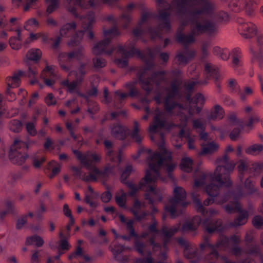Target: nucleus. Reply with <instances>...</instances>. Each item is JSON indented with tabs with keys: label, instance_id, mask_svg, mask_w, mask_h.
I'll return each mask as SVG.
<instances>
[{
	"label": "nucleus",
	"instance_id": "nucleus-49",
	"mask_svg": "<svg viewBox=\"0 0 263 263\" xmlns=\"http://www.w3.org/2000/svg\"><path fill=\"white\" fill-rule=\"evenodd\" d=\"M6 210L1 211L0 210V218L3 220L7 214H14V208L12 203L10 200H7L5 202Z\"/></svg>",
	"mask_w": 263,
	"mask_h": 263
},
{
	"label": "nucleus",
	"instance_id": "nucleus-60",
	"mask_svg": "<svg viewBox=\"0 0 263 263\" xmlns=\"http://www.w3.org/2000/svg\"><path fill=\"white\" fill-rule=\"evenodd\" d=\"M236 93L239 94L240 98L242 101H245L248 96L252 94L253 90L249 87H245L243 90L238 89Z\"/></svg>",
	"mask_w": 263,
	"mask_h": 263
},
{
	"label": "nucleus",
	"instance_id": "nucleus-29",
	"mask_svg": "<svg viewBox=\"0 0 263 263\" xmlns=\"http://www.w3.org/2000/svg\"><path fill=\"white\" fill-rule=\"evenodd\" d=\"M259 118L256 115L252 116L249 117L248 120H244L241 121L239 126L234 128L230 135V137L232 140H235L239 136L240 132L245 128H247L249 130L252 129L253 124L257 122Z\"/></svg>",
	"mask_w": 263,
	"mask_h": 263
},
{
	"label": "nucleus",
	"instance_id": "nucleus-31",
	"mask_svg": "<svg viewBox=\"0 0 263 263\" xmlns=\"http://www.w3.org/2000/svg\"><path fill=\"white\" fill-rule=\"evenodd\" d=\"M144 206V204L136 199L133 206L130 208L129 211L133 214L135 219L138 221H141L145 219L148 216V212L145 210H141Z\"/></svg>",
	"mask_w": 263,
	"mask_h": 263
},
{
	"label": "nucleus",
	"instance_id": "nucleus-40",
	"mask_svg": "<svg viewBox=\"0 0 263 263\" xmlns=\"http://www.w3.org/2000/svg\"><path fill=\"white\" fill-rule=\"evenodd\" d=\"M130 196L128 193L124 192L123 190H121L120 194L117 195L115 197V200L117 204L121 208H126L127 197Z\"/></svg>",
	"mask_w": 263,
	"mask_h": 263
},
{
	"label": "nucleus",
	"instance_id": "nucleus-3",
	"mask_svg": "<svg viewBox=\"0 0 263 263\" xmlns=\"http://www.w3.org/2000/svg\"><path fill=\"white\" fill-rule=\"evenodd\" d=\"M133 171L132 165H127L122 172L120 177L121 182L129 190L128 195L130 197H134L139 190H143L146 192L144 198L149 204L153 205L156 202H161L162 200V195L159 191L151 185L152 181L153 180L151 172L147 170L144 177L140 181L138 184H136L133 181L127 180Z\"/></svg>",
	"mask_w": 263,
	"mask_h": 263
},
{
	"label": "nucleus",
	"instance_id": "nucleus-55",
	"mask_svg": "<svg viewBox=\"0 0 263 263\" xmlns=\"http://www.w3.org/2000/svg\"><path fill=\"white\" fill-rule=\"evenodd\" d=\"M263 150V146L261 144H253L246 149V153L250 155H257Z\"/></svg>",
	"mask_w": 263,
	"mask_h": 263
},
{
	"label": "nucleus",
	"instance_id": "nucleus-42",
	"mask_svg": "<svg viewBox=\"0 0 263 263\" xmlns=\"http://www.w3.org/2000/svg\"><path fill=\"white\" fill-rule=\"evenodd\" d=\"M81 83H79V81L76 78V80L70 82L68 80H64L61 82V84L67 88L68 91L70 93L74 92L78 89V86Z\"/></svg>",
	"mask_w": 263,
	"mask_h": 263
},
{
	"label": "nucleus",
	"instance_id": "nucleus-19",
	"mask_svg": "<svg viewBox=\"0 0 263 263\" xmlns=\"http://www.w3.org/2000/svg\"><path fill=\"white\" fill-rule=\"evenodd\" d=\"M36 71L31 67L28 68V71L25 72L22 70H18L15 72L12 77L7 78L6 82L7 84V89L6 90L7 99L9 101H12L16 99V95L11 90V88L19 86L21 83V77L22 76H28L33 77L35 76Z\"/></svg>",
	"mask_w": 263,
	"mask_h": 263
},
{
	"label": "nucleus",
	"instance_id": "nucleus-34",
	"mask_svg": "<svg viewBox=\"0 0 263 263\" xmlns=\"http://www.w3.org/2000/svg\"><path fill=\"white\" fill-rule=\"evenodd\" d=\"M201 149L199 152L200 156L211 155L219 149V145L214 141L208 142L201 145Z\"/></svg>",
	"mask_w": 263,
	"mask_h": 263
},
{
	"label": "nucleus",
	"instance_id": "nucleus-21",
	"mask_svg": "<svg viewBox=\"0 0 263 263\" xmlns=\"http://www.w3.org/2000/svg\"><path fill=\"white\" fill-rule=\"evenodd\" d=\"M17 17H12L8 22L5 18L0 17L1 27H5L8 30L15 31L17 33V36L11 37L9 41L10 47L14 50H18L22 46L21 30L17 22Z\"/></svg>",
	"mask_w": 263,
	"mask_h": 263
},
{
	"label": "nucleus",
	"instance_id": "nucleus-59",
	"mask_svg": "<svg viewBox=\"0 0 263 263\" xmlns=\"http://www.w3.org/2000/svg\"><path fill=\"white\" fill-rule=\"evenodd\" d=\"M98 93V89L95 86H92L90 89H89L86 93H82L80 91H77V93L78 95L81 97H83L84 98H87L89 97H93V96H97Z\"/></svg>",
	"mask_w": 263,
	"mask_h": 263
},
{
	"label": "nucleus",
	"instance_id": "nucleus-52",
	"mask_svg": "<svg viewBox=\"0 0 263 263\" xmlns=\"http://www.w3.org/2000/svg\"><path fill=\"white\" fill-rule=\"evenodd\" d=\"M146 248V245L143 241L138 239H136L134 242L133 248L141 255H144V250Z\"/></svg>",
	"mask_w": 263,
	"mask_h": 263
},
{
	"label": "nucleus",
	"instance_id": "nucleus-43",
	"mask_svg": "<svg viewBox=\"0 0 263 263\" xmlns=\"http://www.w3.org/2000/svg\"><path fill=\"white\" fill-rule=\"evenodd\" d=\"M199 216L195 217L194 218V220H197L198 224L197 225L195 224L193 221H186L183 223L182 227V230L183 231H195L197 229L198 226L200 224L203 223L199 222V220L198 218Z\"/></svg>",
	"mask_w": 263,
	"mask_h": 263
},
{
	"label": "nucleus",
	"instance_id": "nucleus-36",
	"mask_svg": "<svg viewBox=\"0 0 263 263\" xmlns=\"http://www.w3.org/2000/svg\"><path fill=\"white\" fill-rule=\"evenodd\" d=\"M183 254L184 256L186 258L191 259V261L192 262L195 263L199 259L198 249L192 245L187 250H184Z\"/></svg>",
	"mask_w": 263,
	"mask_h": 263
},
{
	"label": "nucleus",
	"instance_id": "nucleus-23",
	"mask_svg": "<svg viewBox=\"0 0 263 263\" xmlns=\"http://www.w3.org/2000/svg\"><path fill=\"white\" fill-rule=\"evenodd\" d=\"M136 82L131 81L125 84L124 87L129 90L128 93L122 92L120 90H117L115 91V98L117 102L114 101L113 105L115 108H120L122 106V101L127 97H138L140 93L138 90L136 88Z\"/></svg>",
	"mask_w": 263,
	"mask_h": 263
},
{
	"label": "nucleus",
	"instance_id": "nucleus-44",
	"mask_svg": "<svg viewBox=\"0 0 263 263\" xmlns=\"http://www.w3.org/2000/svg\"><path fill=\"white\" fill-rule=\"evenodd\" d=\"M43 243V239L40 236L36 235L28 237L26 241L27 245H35L38 247H41Z\"/></svg>",
	"mask_w": 263,
	"mask_h": 263
},
{
	"label": "nucleus",
	"instance_id": "nucleus-22",
	"mask_svg": "<svg viewBox=\"0 0 263 263\" xmlns=\"http://www.w3.org/2000/svg\"><path fill=\"white\" fill-rule=\"evenodd\" d=\"M258 0H231L228 6L229 9L234 12L243 11L248 16L253 17L255 15Z\"/></svg>",
	"mask_w": 263,
	"mask_h": 263
},
{
	"label": "nucleus",
	"instance_id": "nucleus-57",
	"mask_svg": "<svg viewBox=\"0 0 263 263\" xmlns=\"http://www.w3.org/2000/svg\"><path fill=\"white\" fill-rule=\"evenodd\" d=\"M85 67L86 64L85 63L80 62L76 76V78L79 81V83H82L83 81L84 76L86 73Z\"/></svg>",
	"mask_w": 263,
	"mask_h": 263
},
{
	"label": "nucleus",
	"instance_id": "nucleus-27",
	"mask_svg": "<svg viewBox=\"0 0 263 263\" xmlns=\"http://www.w3.org/2000/svg\"><path fill=\"white\" fill-rule=\"evenodd\" d=\"M111 38L106 37L96 44L92 48V52L96 55L107 54L110 55L115 50V47H110Z\"/></svg>",
	"mask_w": 263,
	"mask_h": 263
},
{
	"label": "nucleus",
	"instance_id": "nucleus-61",
	"mask_svg": "<svg viewBox=\"0 0 263 263\" xmlns=\"http://www.w3.org/2000/svg\"><path fill=\"white\" fill-rule=\"evenodd\" d=\"M207 177V174L202 173L198 179H195L194 187L197 188L205 185Z\"/></svg>",
	"mask_w": 263,
	"mask_h": 263
},
{
	"label": "nucleus",
	"instance_id": "nucleus-32",
	"mask_svg": "<svg viewBox=\"0 0 263 263\" xmlns=\"http://www.w3.org/2000/svg\"><path fill=\"white\" fill-rule=\"evenodd\" d=\"M42 76L44 82L48 86H52L57 77L55 67L52 65H47L43 70Z\"/></svg>",
	"mask_w": 263,
	"mask_h": 263
},
{
	"label": "nucleus",
	"instance_id": "nucleus-15",
	"mask_svg": "<svg viewBox=\"0 0 263 263\" xmlns=\"http://www.w3.org/2000/svg\"><path fill=\"white\" fill-rule=\"evenodd\" d=\"M137 40L132 42L129 44V50L128 51L124 46L119 45L117 47V52L122 55L121 58H116L115 63L122 68H125L128 65V59L136 55L140 59L145 58V54L139 49L136 48Z\"/></svg>",
	"mask_w": 263,
	"mask_h": 263
},
{
	"label": "nucleus",
	"instance_id": "nucleus-12",
	"mask_svg": "<svg viewBox=\"0 0 263 263\" xmlns=\"http://www.w3.org/2000/svg\"><path fill=\"white\" fill-rule=\"evenodd\" d=\"M144 61L145 66L142 72L138 76V81L142 88L145 90L147 95H149L153 89L154 83L155 82L157 86H159L161 81L164 80V77L166 74L165 70L154 71L151 77L147 78H144V74L149 71L152 70L155 66L153 61L147 60L146 57L142 59Z\"/></svg>",
	"mask_w": 263,
	"mask_h": 263
},
{
	"label": "nucleus",
	"instance_id": "nucleus-47",
	"mask_svg": "<svg viewBox=\"0 0 263 263\" xmlns=\"http://www.w3.org/2000/svg\"><path fill=\"white\" fill-rule=\"evenodd\" d=\"M192 126L193 129H195L197 132L201 130H205L206 129V123L202 118L193 119L192 121Z\"/></svg>",
	"mask_w": 263,
	"mask_h": 263
},
{
	"label": "nucleus",
	"instance_id": "nucleus-1",
	"mask_svg": "<svg viewBox=\"0 0 263 263\" xmlns=\"http://www.w3.org/2000/svg\"><path fill=\"white\" fill-rule=\"evenodd\" d=\"M203 2L201 9L203 14L207 15L209 18H202L201 20H192V33L185 35L181 32L176 34V40L177 42L184 46L193 43L195 42V36L206 34L212 36L217 33L218 29V24L226 22L229 20V14L223 11L214 12L213 5L208 1ZM196 52L194 49H189L185 46L184 49L176 54L178 64L186 65L196 56Z\"/></svg>",
	"mask_w": 263,
	"mask_h": 263
},
{
	"label": "nucleus",
	"instance_id": "nucleus-63",
	"mask_svg": "<svg viewBox=\"0 0 263 263\" xmlns=\"http://www.w3.org/2000/svg\"><path fill=\"white\" fill-rule=\"evenodd\" d=\"M248 253L251 255H258L260 260L261 255H263L261 252L259 246L257 245H248Z\"/></svg>",
	"mask_w": 263,
	"mask_h": 263
},
{
	"label": "nucleus",
	"instance_id": "nucleus-9",
	"mask_svg": "<svg viewBox=\"0 0 263 263\" xmlns=\"http://www.w3.org/2000/svg\"><path fill=\"white\" fill-rule=\"evenodd\" d=\"M164 90L166 92L165 95L161 91H156L154 100L158 105L163 104L165 111L171 115L176 107L180 106V104L174 100L181 97L180 83L175 80L171 83L169 88L165 87Z\"/></svg>",
	"mask_w": 263,
	"mask_h": 263
},
{
	"label": "nucleus",
	"instance_id": "nucleus-38",
	"mask_svg": "<svg viewBox=\"0 0 263 263\" xmlns=\"http://www.w3.org/2000/svg\"><path fill=\"white\" fill-rule=\"evenodd\" d=\"M202 0H174L173 2L176 4L179 12L184 13L186 10V6L190 3H198Z\"/></svg>",
	"mask_w": 263,
	"mask_h": 263
},
{
	"label": "nucleus",
	"instance_id": "nucleus-16",
	"mask_svg": "<svg viewBox=\"0 0 263 263\" xmlns=\"http://www.w3.org/2000/svg\"><path fill=\"white\" fill-rule=\"evenodd\" d=\"M169 9L165 10H160L157 16V18L162 21V22L157 27H153L149 26L147 28V31L151 35L152 40H154L156 38L161 39L162 38V31L165 30L166 31L169 32L172 26L170 20V12Z\"/></svg>",
	"mask_w": 263,
	"mask_h": 263
},
{
	"label": "nucleus",
	"instance_id": "nucleus-62",
	"mask_svg": "<svg viewBox=\"0 0 263 263\" xmlns=\"http://www.w3.org/2000/svg\"><path fill=\"white\" fill-rule=\"evenodd\" d=\"M218 258H220V259L224 262L223 263H255L253 259L249 258L241 259L237 262L230 260L228 257L225 255H219Z\"/></svg>",
	"mask_w": 263,
	"mask_h": 263
},
{
	"label": "nucleus",
	"instance_id": "nucleus-30",
	"mask_svg": "<svg viewBox=\"0 0 263 263\" xmlns=\"http://www.w3.org/2000/svg\"><path fill=\"white\" fill-rule=\"evenodd\" d=\"M119 218L120 222L126 226V230L129 233V236L125 235H120V238H122L124 240H129L131 237H134L136 238H138V235L135 231L134 224V221L133 219H128L125 217L123 214H119Z\"/></svg>",
	"mask_w": 263,
	"mask_h": 263
},
{
	"label": "nucleus",
	"instance_id": "nucleus-10",
	"mask_svg": "<svg viewBox=\"0 0 263 263\" xmlns=\"http://www.w3.org/2000/svg\"><path fill=\"white\" fill-rule=\"evenodd\" d=\"M234 149L231 146L227 147L224 155L217 160L218 164L215 172L212 175L213 180L219 182L221 185L232 186V182L230 180V173L234 169L235 164L230 160L227 153L233 152Z\"/></svg>",
	"mask_w": 263,
	"mask_h": 263
},
{
	"label": "nucleus",
	"instance_id": "nucleus-46",
	"mask_svg": "<svg viewBox=\"0 0 263 263\" xmlns=\"http://www.w3.org/2000/svg\"><path fill=\"white\" fill-rule=\"evenodd\" d=\"M104 144L105 148L107 150L106 153L107 158L110 161L114 162L115 161V153L112 149L113 146L112 142L109 140H105L104 141Z\"/></svg>",
	"mask_w": 263,
	"mask_h": 263
},
{
	"label": "nucleus",
	"instance_id": "nucleus-8",
	"mask_svg": "<svg viewBox=\"0 0 263 263\" xmlns=\"http://www.w3.org/2000/svg\"><path fill=\"white\" fill-rule=\"evenodd\" d=\"M77 25L75 22L67 23L64 25L60 30V35L55 40L50 37L47 34H42V41L46 44L52 43L51 45V48L56 49L58 48L62 37H70L68 42V45L71 47H76L79 44L84 34V30L76 31Z\"/></svg>",
	"mask_w": 263,
	"mask_h": 263
},
{
	"label": "nucleus",
	"instance_id": "nucleus-53",
	"mask_svg": "<svg viewBox=\"0 0 263 263\" xmlns=\"http://www.w3.org/2000/svg\"><path fill=\"white\" fill-rule=\"evenodd\" d=\"M46 1L48 4L46 9L48 14L52 13L59 7V0H46Z\"/></svg>",
	"mask_w": 263,
	"mask_h": 263
},
{
	"label": "nucleus",
	"instance_id": "nucleus-50",
	"mask_svg": "<svg viewBox=\"0 0 263 263\" xmlns=\"http://www.w3.org/2000/svg\"><path fill=\"white\" fill-rule=\"evenodd\" d=\"M111 251L114 254L115 257L117 258L118 256L121 255L122 253L126 249L123 245L119 243H116L110 246Z\"/></svg>",
	"mask_w": 263,
	"mask_h": 263
},
{
	"label": "nucleus",
	"instance_id": "nucleus-2",
	"mask_svg": "<svg viewBox=\"0 0 263 263\" xmlns=\"http://www.w3.org/2000/svg\"><path fill=\"white\" fill-rule=\"evenodd\" d=\"M212 175L213 174H210V177L212 181L216 182L218 184H216L213 182H211L206 186V192L210 197L204 200L203 204L196 193H193L191 195L195 208L197 212L200 213L203 217V218L198 217L199 222H202L203 223V226L204 227L206 231L210 234L220 231L222 229V222L220 219L214 217L218 214L217 210L213 209H208L204 208V206H208L214 202H216L218 204H223L224 203L218 202L219 198L224 196L228 191H226L222 194H220L219 193L220 188L222 187H231V186L221 185L219 182L213 179Z\"/></svg>",
	"mask_w": 263,
	"mask_h": 263
},
{
	"label": "nucleus",
	"instance_id": "nucleus-51",
	"mask_svg": "<svg viewBox=\"0 0 263 263\" xmlns=\"http://www.w3.org/2000/svg\"><path fill=\"white\" fill-rule=\"evenodd\" d=\"M9 127L11 131L14 133H19L22 129L23 123L20 120L13 119L10 121Z\"/></svg>",
	"mask_w": 263,
	"mask_h": 263
},
{
	"label": "nucleus",
	"instance_id": "nucleus-25",
	"mask_svg": "<svg viewBox=\"0 0 263 263\" xmlns=\"http://www.w3.org/2000/svg\"><path fill=\"white\" fill-rule=\"evenodd\" d=\"M78 48L69 52H62L59 55L60 61L61 59H66L68 62H69L72 59H75L78 61H81L83 57V48L80 46V44L77 46ZM61 67L65 71L68 72L70 70V66L68 63L65 64L62 63L61 61L60 62Z\"/></svg>",
	"mask_w": 263,
	"mask_h": 263
},
{
	"label": "nucleus",
	"instance_id": "nucleus-45",
	"mask_svg": "<svg viewBox=\"0 0 263 263\" xmlns=\"http://www.w3.org/2000/svg\"><path fill=\"white\" fill-rule=\"evenodd\" d=\"M42 55V52L39 49H32L30 50L26 56L28 60L35 62L38 61Z\"/></svg>",
	"mask_w": 263,
	"mask_h": 263
},
{
	"label": "nucleus",
	"instance_id": "nucleus-48",
	"mask_svg": "<svg viewBox=\"0 0 263 263\" xmlns=\"http://www.w3.org/2000/svg\"><path fill=\"white\" fill-rule=\"evenodd\" d=\"M48 169L51 170V173L49 175L50 178H53L61 171V165L55 161H51L48 163Z\"/></svg>",
	"mask_w": 263,
	"mask_h": 263
},
{
	"label": "nucleus",
	"instance_id": "nucleus-56",
	"mask_svg": "<svg viewBox=\"0 0 263 263\" xmlns=\"http://www.w3.org/2000/svg\"><path fill=\"white\" fill-rule=\"evenodd\" d=\"M104 35L106 37L111 36L115 37L120 34V32L117 27V25H114V26L111 28L104 30L103 31Z\"/></svg>",
	"mask_w": 263,
	"mask_h": 263
},
{
	"label": "nucleus",
	"instance_id": "nucleus-33",
	"mask_svg": "<svg viewBox=\"0 0 263 263\" xmlns=\"http://www.w3.org/2000/svg\"><path fill=\"white\" fill-rule=\"evenodd\" d=\"M239 185H240L241 187H242L241 185H238L235 187V189H229V190H228L227 191H231V190H235L236 189V187ZM244 187L246 190V192H245L243 191L242 187H241L242 191L245 194L244 196H243L242 197H245L246 196H250V195H254L257 196H260V192L259 191V189L257 187L255 186V182L251 180L249 178H247L245 180Z\"/></svg>",
	"mask_w": 263,
	"mask_h": 263
},
{
	"label": "nucleus",
	"instance_id": "nucleus-35",
	"mask_svg": "<svg viewBox=\"0 0 263 263\" xmlns=\"http://www.w3.org/2000/svg\"><path fill=\"white\" fill-rule=\"evenodd\" d=\"M204 72L209 79H214L217 82L219 79V73L218 68L210 63H206L204 65Z\"/></svg>",
	"mask_w": 263,
	"mask_h": 263
},
{
	"label": "nucleus",
	"instance_id": "nucleus-11",
	"mask_svg": "<svg viewBox=\"0 0 263 263\" xmlns=\"http://www.w3.org/2000/svg\"><path fill=\"white\" fill-rule=\"evenodd\" d=\"M67 3V8L68 10L76 18L80 19L82 22L87 19L86 24L83 26L85 30H89L94 21V13L90 12L86 15H83L79 14L77 12L78 8L82 9H86L89 8H95L99 6L100 3H102L101 0H66Z\"/></svg>",
	"mask_w": 263,
	"mask_h": 263
},
{
	"label": "nucleus",
	"instance_id": "nucleus-39",
	"mask_svg": "<svg viewBox=\"0 0 263 263\" xmlns=\"http://www.w3.org/2000/svg\"><path fill=\"white\" fill-rule=\"evenodd\" d=\"M179 229V226H174L168 228L166 226H163L161 229V233L166 239H170Z\"/></svg>",
	"mask_w": 263,
	"mask_h": 263
},
{
	"label": "nucleus",
	"instance_id": "nucleus-6",
	"mask_svg": "<svg viewBox=\"0 0 263 263\" xmlns=\"http://www.w3.org/2000/svg\"><path fill=\"white\" fill-rule=\"evenodd\" d=\"M245 194L242 191L241 187L239 185L235 190L228 191L227 193L219 198V203H226L227 201L233 199V201H230L226 204L224 208L225 211L228 213H232L233 211L238 212L239 214L235 217L233 221L230 224L231 227H236L241 226L246 224L249 217L248 212L241 208L239 200L244 196Z\"/></svg>",
	"mask_w": 263,
	"mask_h": 263
},
{
	"label": "nucleus",
	"instance_id": "nucleus-58",
	"mask_svg": "<svg viewBox=\"0 0 263 263\" xmlns=\"http://www.w3.org/2000/svg\"><path fill=\"white\" fill-rule=\"evenodd\" d=\"M208 83V80L205 79L203 80H196L194 81H192L185 85V88L187 91V92H191L196 85H206Z\"/></svg>",
	"mask_w": 263,
	"mask_h": 263
},
{
	"label": "nucleus",
	"instance_id": "nucleus-28",
	"mask_svg": "<svg viewBox=\"0 0 263 263\" xmlns=\"http://www.w3.org/2000/svg\"><path fill=\"white\" fill-rule=\"evenodd\" d=\"M180 117L181 121L179 126L181 127V129L179 133V136L180 138L186 139L189 149H194L195 148L194 145L195 138L191 135L189 130H186L184 129L187 126L189 117L185 115H182Z\"/></svg>",
	"mask_w": 263,
	"mask_h": 263
},
{
	"label": "nucleus",
	"instance_id": "nucleus-17",
	"mask_svg": "<svg viewBox=\"0 0 263 263\" xmlns=\"http://www.w3.org/2000/svg\"><path fill=\"white\" fill-rule=\"evenodd\" d=\"M134 129L132 131L119 123L114 124L111 129V135L116 138L123 140L128 135L137 143H140L142 138L139 134V124L137 121H134Z\"/></svg>",
	"mask_w": 263,
	"mask_h": 263
},
{
	"label": "nucleus",
	"instance_id": "nucleus-41",
	"mask_svg": "<svg viewBox=\"0 0 263 263\" xmlns=\"http://www.w3.org/2000/svg\"><path fill=\"white\" fill-rule=\"evenodd\" d=\"M193 161L189 157H183L181 161L180 168L184 172H190L192 171Z\"/></svg>",
	"mask_w": 263,
	"mask_h": 263
},
{
	"label": "nucleus",
	"instance_id": "nucleus-18",
	"mask_svg": "<svg viewBox=\"0 0 263 263\" xmlns=\"http://www.w3.org/2000/svg\"><path fill=\"white\" fill-rule=\"evenodd\" d=\"M29 146V141L25 142L15 139L10 147L9 153L11 162L18 165L23 164L28 157L26 152Z\"/></svg>",
	"mask_w": 263,
	"mask_h": 263
},
{
	"label": "nucleus",
	"instance_id": "nucleus-14",
	"mask_svg": "<svg viewBox=\"0 0 263 263\" xmlns=\"http://www.w3.org/2000/svg\"><path fill=\"white\" fill-rule=\"evenodd\" d=\"M213 53L214 55L222 60H228L230 56L232 57L231 65L233 68L239 74L241 73L239 71V68L242 66V53L240 48L236 47L232 50L230 52L229 49L227 48H220L219 47H214L213 49Z\"/></svg>",
	"mask_w": 263,
	"mask_h": 263
},
{
	"label": "nucleus",
	"instance_id": "nucleus-5",
	"mask_svg": "<svg viewBox=\"0 0 263 263\" xmlns=\"http://www.w3.org/2000/svg\"><path fill=\"white\" fill-rule=\"evenodd\" d=\"M72 152L82 165L90 171V173L87 174L83 172L81 167L72 166L71 170L76 178L86 182L96 181L98 178L105 179L113 173L114 167L112 166L107 165L101 170L96 166L92 165L90 161L87 159V156L83 155L81 152L77 149H73Z\"/></svg>",
	"mask_w": 263,
	"mask_h": 263
},
{
	"label": "nucleus",
	"instance_id": "nucleus-37",
	"mask_svg": "<svg viewBox=\"0 0 263 263\" xmlns=\"http://www.w3.org/2000/svg\"><path fill=\"white\" fill-rule=\"evenodd\" d=\"M224 116V110L219 105L216 104L212 108L210 114L208 116V119L215 120L221 119Z\"/></svg>",
	"mask_w": 263,
	"mask_h": 263
},
{
	"label": "nucleus",
	"instance_id": "nucleus-13",
	"mask_svg": "<svg viewBox=\"0 0 263 263\" xmlns=\"http://www.w3.org/2000/svg\"><path fill=\"white\" fill-rule=\"evenodd\" d=\"M229 243V238L226 235H222L215 244L210 242L208 236H204L203 238V242L200 244L199 247L201 252L204 251L206 247L210 249L211 252L206 256V259L208 263H215L219 256L218 249L220 247L227 248Z\"/></svg>",
	"mask_w": 263,
	"mask_h": 263
},
{
	"label": "nucleus",
	"instance_id": "nucleus-64",
	"mask_svg": "<svg viewBox=\"0 0 263 263\" xmlns=\"http://www.w3.org/2000/svg\"><path fill=\"white\" fill-rule=\"evenodd\" d=\"M252 222L255 228L260 229L263 227V217L259 215H255L253 218Z\"/></svg>",
	"mask_w": 263,
	"mask_h": 263
},
{
	"label": "nucleus",
	"instance_id": "nucleus-4",
	"mask_svg": "<svg viewBox=\"0 0 263 263\" xmlns=\"http://www.w3.org/2000/svg\"><path fill=\"white\" fill-rule=\"evenodd\" d=\"M159 149L160 152H153L151 149L141 147L138 151L139 156L144 153L149 155L147 158L148 166L154 174V175L152 174L153 179L152 183L156 182L158 178H160V170L161 168H164L168 175H170L176 167V164L172 162V153L165 147L164 144L159 145Z\"/></svg>",
	"mask_w": 263,
	"mask_h": 263
},
{
	"label": "nucleus",
	"instance_id": "nucleus-7",
	"mask_svg": "<svg viewBox=\"0 0 263 263\" xmlns=\"http://www.w3.org/2000/svg\"><path fill=\"white\" fill-rule=\"evenodd\" d=\"M238 30L241 36L245 39H251L256 36L258 49L253 46H250V51L252 54V60L257 63L259 68L263 69V34L257 32V27L252 22H247L242 18L237 20Z\"/></svg>",
	"mask_w": 263,
	"mask_h": 263
},
{
	"label": "nucleus",
	"instance_id": "nucleus-54",
	"mask_svg": "<svg viewBox=\"0 0 263 263\" xmlns=\"http://www.w3.org/2000/svg\"><path fill=\"white\" fill-rule=\"evenodd\" d=\"M82 154L84 155L87 156V159L90 161L92 165H93L92 163L94 162L99 163L101 160V156L95 152L88 151L85 154Z\"/></svg>",
	"mask_w": 263,
	"mask_h": 263
},
{
	"label": "nucleus",
	"instance_id": "nucleus-24",
	"mask_svg": "<svg viewBox=\"0 0 263 263\" xmlns=\"http://www.w3.org/2000/svg\"><path fill=\"white\" fill-rule=\"evenodd\" d=\"M238 170L241 181H242L245 173L250 175H256L263 171V163L260 162H249L247 160H240L239 161Z\"/></svg>",
	"mask_w": 263,
	"mask_h": 263
},
{
	"label": "nucleus",
	"instance_id": "nucleus-20",
	"mask_svg": "<svg viewBox=\"0 0 263 263\" xmlns=\"http://www.w3.org/2000/svg\"><path fill=\"white\" fill-rule=\"evenodd\" d=\"M174 197L170 199V204L165 206V211L170 214L173 218L177 216V206L180 204L183 207L187 205L188 202L186 201V192L181 186H176L173 191Z\"/></svg>",
	"mask_w": 263,
	"mask_h": 263
},
{
	"label": "nucleus",
	"instance_id": "nucleus-26",
	"mask_svg": "<svg viewBox=\"0 0 263 263\" xmlns=\"http://www.w3.org/2000/svg\"><path fill=\"white\" fill-rule=\"evenodd\" d=\"M161 115V112H159L154 117L153 123L150 125L149 127V132L151 134L156 133L158 129L164 128L170 130L177 126L175 123L168 122L164 118L162 119Z\"/></svg>",
	"mask_w": 263,
	"mask_h": 263
}]
</instances>
